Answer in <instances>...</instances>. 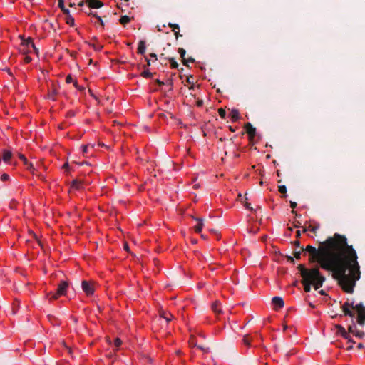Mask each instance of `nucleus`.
<instances>
[{
  "label": "nucleus",
  "mask_w": 365,
  "mask_h": 365,
  "mask_svg": "<svg viewBox=\"0 0 365 365\" xmlns=\"http://www.w3.org/2000/svg\"><path fill=\"white\" fill-rule=\"evenodd\" d=\"M58 6L64 14H69L70 10L65 7L64 0H58Z\"/></svg>",
  "instance_id": "nucleus-21"
},
{
  "label": "nucleus",
  "mask_w": 365,
  "mask_h": 365,
  "mask_svg": "<svg viewBox=\"0 0 365 365\" xmlns=\"http://www.w3.org/2000/svg\"><path fill=\"white\" fill-rule=\"evenodd\" d=\"M75 114H76V113H75V112H74L73 110H68V111L66 113V116L67 118H73V117H74V116H75Z\"/></svg>",
  "instance_id": "nucleus-44"
},
{
  "label": "nucleus",
  "mask_w": 365,
  "mask_h": 365,
  "mask_svg": "<svg viewBox=\"0 0 365 365\" xmlns=\"http://www.w3.org/2000/svg\"><path fill=\"white\" fill-rule=\"evenodd\" d=\"M12 152L10 150L4 149L2 151L1 159L5 163L9 164L10 163V160L12 158Z\"/></svg>",
  "instance_id": "nucleus-15"
},
{
  "label": "nucleus",
  "mask_w": 365,
  "mask_h": 365,
  "mask_svg": "<svg viewBox=\"0 0 365 365\" xmlns=\"http://www.w3.org/2000/svg\"><path fill=\"white\" fill-rule=\"evenodd\" d=\"M302 284L304 285V289L306 292H309L311 290V286L312 284L309 283L308 282L304 281V279H302Z\"/></svg>",
  "instance_id": "nucleus-29"
},
{
  "label": "nucleus",
  "mask_w": 365,
  "mask_h": 365,
  "mask_svg": "<svg viewBox=\"0 0 365 365\" xmlns=\"http://www.w3.org/2000/svg\"><path fill=\"white\" fill-rule=\"evenodd\" d=\"M300 236H301V231H300V230H297V231L296 232V237H297V238H299V237H300Z\"/></svg>",
  "instance_id": "nucleus-61"
},
{
  "label": "nucleus",
  "mask_w": 365,
  "mask_h": 365,
  "mask_svg": "<svg viewBox=\"0 0 365 365\" xmlns=\"http://www.w3.org/2000/svg\"><path fill=\"white\" fill-rule=\"evenodd\" d=\"M354 334L356 336H358L359 338H361L364 336V333L363 331H355V333Z\"/></svg>",
  "instance_id": "nucleus-48"
},
{
  "label": "nucleus",
  "mask_w": 365,
  "mask_h": 365,
  "mask_svg": "<svg viewBox=\"0 0 365 365\" xmlns=\"http://www.w3.org/2000/svg\"><path fill=\"white\" fill-rule=\"evenodd\" d=\"M247 133L250 138H253L256 134V129L250 123H247L245 125Z\"/></svg>",
  "instance_id": "nucleus-16"
},
{
  "label": "nucleus",
  "mask_w": 365,
  "mask_h": 365,
  "mask_svg": "<svg viewBox=\"0 0 365 365\" xmlns=\"http://www.w3.org/2000/svg\"><path fill=\"white\" fill-rule=\"evenodd\" d=\"M26 45H31V52L34 51L37 56L39 55V51L38 49L36 47L34 43V40L31 37H28L27 38V44Z\"/></svg>",
  "instance_id": "nucleus-19"
},
{
  "label": "nucleus",
  "mask_w": 365,
  "mask_h": 365,
  "mask_svg": "<svg viewBox=\"0 0 365 365\" xmlns=\"http://www.w3.org/2000/svg\"><path fill=\"white\" fill-rule=\"evenodd\" d=\"M123 248H124V250H126V251H128V250H129V246H128V243H125V244L123 245Z\"/></svg>",
  "instance_id": "nucleus-59"
},
{
  "label": "nucleus",
  "mask_w": 365,
  "mask_h": 365,
  "mask_svg": "<svg viewBox=\"0 0 365 365\" xmlns=\"http://www.w3.org/2000/svg\"><path fill=\"white\" fill-rule=\"evenodd\" d=\"M25 55H26V56H25L24 60V63H31L32 61L31 57L29 56L28 54H25Z\"/></svg>",
  "instance_id": "nucleus-45"
},
{
  "label": "nucleus",
  "mask_w": 365,
  "mask_h": 365,
  "mask_svg": "<svg viewBox=\"0 0 365 365\" xmlns=\"http://www.w3.org/2000/svg\"><path fill=\"white\" fill-rule=\"evenodd\" d=\"M93 48L96 50V51H101L103 46H96L94 44L93 45Z\"/></svg>",
  "instance_id": "nucleus-55"
},
{
  "label": "nucleus",
  "mask_w": 365,
  "mask_h": 365,
  "mask_svg": "<svg viewBox=\"0 0 365 365\" xmlns=\"http://www.w3.org/2000/svg\"><path fill=\"white\" fill-rule=\"evenodd\" d=\"M145 59H146V61H147V64L148 66L150 65V61H153V62H155L158 60V57H157V55L155 53H150V58H148L147 57H145Z\"/></svg>",
  "instance_id": "nucleus-28"
},
{
  "label": "nucleus",
  "mask_w": 365,
  "mask_h": 365,
  "mask_svg": "<svg viewBox=\"0 0 365 365\" xmlns=\"http://www.w3.org/2000/svg\"><path fill=\"white\" fill-rule=\"evenodd\" d=\"M197 104L198 106H201L202 105V101H197Z\"/></svg>",
  "instance_id": "nucleus-63"
},
{
  "label": "nucleus",
  "mask_w": 365,
  "mask_h": 365,
  "mask_svg": "<svg viewBox=\"0 0 365 365\" xmlns=\"http://www.w3.org/2000/svg\"><path fill=\"white\" fill-rule=\"evenodd\" d=\"M145 49H146L145 41L143 40H140L139 41L138 46V53L143 55L145 52Z\"/></svg>",
  "instance_id": "nucleus-18"
},
{
  "label": "nucleus",
  "mask_w": 365,
  "mask_h": 365,
  "mask_svg": "<svg viewBox=\"0 0 365 365\" xmlns=\"http://www.w3.org/2000/svg\"><path fill=\"white\" fill-rule=\"evenodd\" d=\"M169 103H170L169 100H168V99H167V98H165V103L168 105V104H169Z\"/></svg>",
  "instance_id": "nucleus-64"
},
{
  "label": "nucleus",
  "mask_w": 365,
  "mask_h": 365,
  "mask_svg": "<svg viewBox=\"0 0 365 365\" xmlns=\"http://www.w3.org/2000/svg\"><path fill=\"white\" fill-rule=\"evenodd\" d=\"M169 26L170 27L173 28V31L175 32V35L176 36V38H178V34H179V30H180L179 26L178 24H170Z\"/></svg>",
  "instance_id": "nucleus-32"
},
{
  "label": "nucleus",
  "mask_w": 365,
  "mask_h": 365,
  "mask_svg": "<svg viewBox=\"0 0 365 365\" xmlns=\"http://www.w3.org/2000/svg\"><path fill=\"white\" fill-rule=\"evenodd\" d=\"M354 307L355 306L354 305L353 302H351V303H349L348 302H345L342 305V309H343L344 315L345 316H349V317H350L351 318H354L355 313H354V312L351 310V308L354 310Z\"/></svg>",
  "instance_id": "nucleus-8"
},
{
  "label": "nucleus",
  "mask_w": 365,
  "mask_h": 365,
  "mask_svg": "<svg viewBox=\"0 0 365 365\" xmlns=\"http://www.w3.org/2000/svg\"><path fill=\"white\" fill-rule=\"evenodd\" d=\"M20 38L21 39V43L19 48L20 52L23 54H29L31 53V45H26L27 44V38H26L22 36H20Z\"/></svg>",
  "instance_id": "nucleus-9"
},
{
  "label": "nucleus",
  "mask_w": 365,
  "mask_h": 365,
  "mask_svg": "<svg viewBox=\"0 0 365 365\" xmlns=\"http://www.w3.org/2000/svg\"><path fill=\"white\" fill-rule=\"evenodd\" d=\"M279 192L282 194H284V197L287 196L286 193H287V187L285 185H280L279 186Z\"/></svg>",
  "instance_id": "nucleus-36"
},
{
  "label": "nucleus",
  "mask_w": 365,
  "mask_h": 365,
  "mask_svg": "<svg viewBox=\"0 0 365 365\" xmlns=\"http://www.w3.org/2000/svg\"><path fill=\"white\" fill-rule=\"evenodd\" d=\"M62 168L65 169L66 172H70V165L68 162H66L63 165Z\"/></svg>",
  "instance_id": "nucleus-46"
},
{
  "label": "nucleus",
  "mask_w": 365,
  "mask_h": 365,
  "mask_svg": "<svg viewBox=\"0 0 365 365\" xmlns=\"http://www.w3.org/2000/svg\"><path fill=\"white\" fill-rule=\"evenodd\" d=\"M169 61H170V66L172 68H178V64L173 58H170V59H169Z\"/></svg>",
  "instance_id": "nucleus-41"
},
{
  "label": "nucleus",
  "mask_w": 365,
  "mask_h": 365,
  "mask_svg": "<svg viewBox=\"0 0 365 365\" xmlns=\"http://www.w3.org/2000/svg\"><path fill=\"white\" fill-rule=\"evenodd\" d=\"M319 267L317 266L311 269L306 268L304 264H299L297 266L298 270L300 272L302 279L305 282L312 284L315 290H317L322 287L326 280L320 271Z\"/></svg>",
  "instance_id": "nucleus-2"
},
{
  "label": "nucleus",
  "mask_w": 365,
  "mask_h": 365,
  "mask_svg": "<svg viewBox=\"0 0 365 365\" xmlns=\"http://www.w3.org/2000/svg\"><path fill=\"white\" fill-rule=\"evenodd\" d=\"M131 21V18L129 17L127 15H125V16H122L120 18V23L123 25L124 26L128 24L129 23L130 21Z\"/></svg>",
  "instance_id": "nucleus-27"
},
{
  "label": "nucleus",
  "mask_w": 365,
  "mask_h": 365,
  "mask_svg": "<svg viewBox=\"0 0 365 365\" xmlns=\"http://www.w3.org/2000/svg\"><path fill=\"white\" fill-rule=\"evenodd\" d=\"M194 219L197 222V224L195 226V230L197 233H200L201 232L204 225L203 219L198 217H195Z\"/></svg>",
  "instance_id": "nucleus-17"
},
{
  "label": "nucleus",
  "mask_w": 365,
  "mask_h": 365,
  "mask_svg": "<svg viewBox=\"0 0 365 365\" xmlns=\"http://www.w3.org/2000/svg\"><path fill=\"white\" fill-rule=\"evenodd\" d=\"M6 71L9 76H13V73L9 68H6Z\"/></svg>",
  "instance_id": "nucleus-62"
},
{
  "label": "nucleus",
  "mask_w": 365,
  "mask_h": 365,
  "mask_svg": "<svg viewBox=\"0 0 365 365\" xmlns=\"http://www.w3.org/2000/svg\"><path fill=\"white\" fill-rule=\"evenodd\" d=\"M73 86L78 91H83L85 89L84 86L78 85L77 80L73 81Z\"/></svg>",
  "instance_id": "nucleus-38"
},
{
  "label": "nucleus",
  "mask_w": 365,
  "mask_h": 365,
  "mask_svg": "<svg viewBox=\"0 0 365 365\" xmlns=\"http://www.w3.org/2000/svg\"><path fill=\"white\" fill-rule=\"evenodd\" d=\"M245 207L247 210H253V208H252V207L251 206V204H250V203L246 202V203L245 204Z\"/></svg>",
  "instance_id": "nucleus-54"
},
{
  "label": "nucleus",
  "mask_w": 365,
  "mask_h": 365,
  "mask_svg": "<svg viewBox=\"0 0 365 365\" xmlns=\"http://www.w3.org/2000/svg\"><path fill=\"white\" fill-rule=\"evenodd\" d=\"M186 61H187V63H193L195 61V59L190 57L187 59L186 58Z\"/></svg>",
  "instance_id": "nucleus-58"
},
{
  "label": "nucleus",
  "mask_w": 365,
  "mask_h": 365,
  "mask_svg": "<svg viewBox=\"0 0 365 365\" xmlns=\"http://www.w3.org/2000/svg\"><path fill=\"white\" fill-rule=\"evenodd\" d=\"M75 80H73V77L71 76V74L66 76V83H73V81Z\"/></svg>",
  "instance_id": "nucleus-42"
},
{
  "label": "nucleus",
  "mask_w": 365,
  "mask_h": 365,
  "mask_svg": "<svg viewBox=\"0 0 365 365\" xmlns=\"http://www.w3.org/2000/svg\"><path fill=\"white\" fill-rule=\"evenodd\" d=\"M161 318L165 319L166 322H169L172 320L173 315L170 313H167L166 312H164L161 309V314H160Z\"/></svg>",
  "instance_id": "nucleus-24"
},
{
  "label": "nucleus",
  "mask_w": 365,
  "mask_h": 365,
  "mask_svg": "<svg viewBox=\"0 0 365 365\" xmlns=\"http://www.w3.org/2000/svg\"><path fill=\"white\" fill-rule=\"evenodd\" d=\"M294 245L297 247L301 249V250L304 251V247L300 245V242L299 240H296L294 242Z\"/></svg>",
  "instance_id": "nucleus-49"
},
{
  "label": "nucleus",
  "mask_w": 365,
  "mask_h": 365,
  "mask_svg": "<svg viewBox=\"0 0 365 365\" xmlns=\"http://www.w3.org/2000/svg\"><path fill=\"white\" fill-rule=\"evenodd\" d=\"M297 205V202L292 201L290 202V207L293 209V210L292 211V213H295L294 209L296 208Z\"/></svg>",
  "instance_id": "nucleus-52"
},
{
  "label": "nucleus",
  "mask_w": 365,
  "mask_h": 365,
  "mask_svg": "<svg viewBox=\"0 0 365 365\" xmlns=\"http://www.w3.org/2000/svg\"><path fill=\"white\" fill-rule=\"evenodd\" d=\"M20 302L17 299H14L13 304H12V313L13 314H15L17 313L18 309L19 308Z\"/></svg>",
  "instance_id": "nucleus-26"
},
{
  "label": "nucleus",
  "mask_w": 365,
  "mask_h": 365,
  "mask_svg": "<svg viewBox=\"0 0 365 365\" xmlns=\"http://www.w3.org/2000/svg\"><path fill=\"white\" fill-rule=\"evenodd\" d=\"M310 255L309 262L319 263L321 268L332 272V277L344 292L352 294L361 272L357 255L349 245L344 235L335 233L320 242L318 249L312 245L304 248Z\"/></svg>",
  "instance_id": "nucleus-1"
},
{
  "label": "nucleus",
  "mask_w": 365,
  "mask_h": 365,
  "mask_svg": "<svg viewBox=\"0 0 365 365\" xmlns=\"http://www.w3.org/2000/svg\"><path fill=\"white\" fill-rule=\"evenodd\" d=\"M272 303L275 309L282 308L284 305L283 299L280 297H274L272 299Z\"/></svg>",
  "instance_id": "nucleus-14"
},
{
  "label": "nucleus",
  "mask_w": 365,
  "mask_h": 365,
  "mask_svg": "<svg viewBox=\"0 0 365 365\" xmlns=\"http://www.w3.org/2000/svg\"><path fill=\"white\" fill-rule=\"evenodd\" d=\"M212 309L213 312L217 314L222 313L220 303H219L218 302H215L212 304Z\"/></svg>",
  "instance_id": "nucleus-25"
},
{
  "label": "nucleus",
  "mask_w": 365,
  "mask_h": 365,
  "mask_svg": "<svg viewBox=\"0 0 365 365\" xmlns=\"http://www.w3.org/2000/svg\"><path fill=\"white\" fill-rule=\"evenodd\" d=\"M354 310L357 312V322L361 326L365 324V306L359 303L354 307Z\"/></svg>",
  "instance_id": "nucleus-5"
},
{
  "label": "nucleus",
  "mask_w": 365,
  "mask_h": 365,
  "mask_svg": "<svg viewBox=\"0 0 365 365\" xmlns=\"http://www.w3.org/2000/svg\"><path fill=\"white\" fill-rule=\"evenodd\" d=\"M69 284L67 281H61L59 283L56 292L54 293L50 292L47 294V297H50V299L56 300L61 296H65L67 293Z\"/></svg>",
  "instance_id": "nucleus-4"
},
{
  "label": "nucleus",
  "mask_w": 365,
  "mask_h": 365,
  "mask_svg": "<svg viewBox=\"0 0 365 365\" xmlns=\"http://www.w3.org/2000/svg\"><path fill=\"white\" fill-rule=\"evenodd\" d=\"M81 289L87 297H91L94 294L95 289L91 282L83 280L81 282Z\"/></svg>",
  "instance_id": "nucleus-7"
},
{
  "label": "nucleus",
  "mask_w": 365,
  "mask_h": 365,
  "mask_svg": "<svg viewBox=\"0 0 365 365\" xmlns=\"http://www.w3.org/2000/svg\"><path fill=\"white\" fill-rule=\"evenodd\" d=\"M9 178L10 177L7 173H3L0 177L1 180L4 182L9 180Z\"/></svg>",
  "instance_id": "nucleus-40"
},
{
  "label": "nucleus",
  "mask_w": 365,
  "mask_h": 365,
  "mask_svg": "<svg viewBox=\"0 0 365 365\" xmlns=\"http://www.w3.org/2000/svg\"><path fill=\"white\" fill-rule=\"evenodd\" d=\"M18 157L20 160H21L23 161L24 165L26 166L27 170H29L31 173L34 172L35 168H34V165L31 163L29 162V160H27V158H26V156L24 154L19 153Z\"/></svg>",
  "instance_id": "nucleus-10"
},
{
  "label": "nucleus",
  "mask_w": 365,
  "mask_h": 365,
  "mask_svg": "<svg viewBox=\"0 0 365 365\" xmlns=\"http://www.w3.org/2000/svg\"><path fill=\"white\" fill-rule=\"evenodd\" d=\"M113 344L116 348H118L122 344V341L120 338L117 337L114 339Z\"/></svg>",
  "instance_id": "nucleus-37"
},
{
  "label": "nucleus",
  "mask_w": 365,
  "mask_h": 365,
  "mask_svg": "<svg viewBox=\"0 0 365 365\" xmlns=\"http://www.w3.org/2000/svg\"><path fill=\"white\" fill-rule=\"evenodd\" d=\"M141 76L145 78H150L153 77V73L149 70H145L141 73Z\"/></svg>",
  "instance_id": "nucleus-31"
},
{
  "label": "nucleus",
  "mask_w": 365,
  "mask_h": 365,
  "mask_svg": "<svg viewBox=\"0 0 365 365\" xmlns=\"http://www.w3.org/2000/svg\"><path fill=\"white\" fill-rule=\"evenodd\" d=\"M66 23L69 25L70 26H75V19L74 18L69 14H66Z\"/></svg>",
  "instance_id": "nucleus-23"
},
{
  "label": "nucleus",
  "mask_w": 365,
  "mask_h": 365,
  "mask_svg": "<svg viewBox=\"0 0 365 365\" xmlns=\"http://www.w3.org/2000/svg\"><path fill=\"white\" fill-rule=\"evenodd\" d=\"M82 11L84 12L88 16H91L93 17H95L98 19V22L101 24L102 26H104V22L101 16H99L97 14V12H93L91 11V9H90L88 6L86 9H82Z\"/></svg>",
  "instance_id": "nucleus-11"
},
{
  "label": "nucleus",
  "mask_w": 365,
  "mask_h": 365,
  "mask_svg": "<svg viewBox=\"0 0 365 365\" xmlns=\"http://www.w3.org/2000/svg\"><path fill=\"white\" fill-rule=\"evenodd\" d=\"M197 348L204 351L205 353L209 352V348H205L202 346H197Z\"/></svg>",
  "instance_id": "nucleus-53"
},
{
  "label": "nucleus",
  "mask_w": 365,
  "mask_h": 365,
  "mask_svg": "<svg viewBox=\"0 0 365 365\" xmlns=\"http://www.w3.org/2000/svg\"><path fill=\"white\" fill-rule=\"evenodd\" d=\"M160 86V78H157L153 83H152L150 86V95L148 98L149 105L150 106L155 105L154 107L155 110H158L159 109L158 106V98L156 96V92L158 90V87Z\"/></svg>",
  "instance_id": "nucleus-3"
},
{
  "label": "nucleus",
  "mask_w": 365,
  "mask_h": 365,
  "mask_svg": "<svg viewBox=\"0 0 365 365\" xmlns=\"http://www.w3.org/2000/svg\"><path fill=\"white\" fill-rule=\"evenodd\" d=\"M85 3H86V0H85V1L82 0V1H81L78 4V6L82 7V6H84Z\"/></svg>",
  "instance_id": "nucleus-57"
},
{
  "label": "nucleus",
  "mask_w": 365,
  "mask_h": 365,
  "mask_svg": "<svg viewBox=\"0 0 365 365\" xmlns=\"http://www.w3.org/2000/svg\"><path fill=\"white\" fill-rule=\"evenodd\" d=\"M189 343H190V345L191 346H196L197 347V345L196 344V342L195 341V339L194 338H191L189 341Z\"/></svg>",
  "instance_id": "nucleus-50"
},
{
  "label": "nucleus",
  "mask_w": 365,
  "mask_h": 365,
  "mask_svg": "<svg viewBox=\"0 0 365 365\" xmlns=\"http://www.w3.org/2000/svg\"><path fill=\"white\" fill-rule=\"evenodd\" d=\"M71 187L77 190H79L83 188V184L81 181L74 179L72 180L71 184Z\"/></svg>",
  "instance_id": "nucleus-20"
},
{
  "label": "nucleus",
  "mask_w": 365,
  "mask_h": 365,
  "mask_svg": "<svg viewBox=\"0 0 365 365\" xmlns=\"http://www.w3.org/2000/svg\"><path fill=\"white\" fill-rule=\"evenodd\" d=\"M29 233L31 235H32V236L34 237V238L37 241V243L39 246L42 247V244H41V242L38 240V236L31 230L29 231Z\"/></svg>",
  "instance_id": "nucleus-39"
},
{
  "label": "nucleus",
  "mask_w": 365,
  "mask_h": 365,
  "mask_svg": "<svg viewBox=\"0 0 365 365\" xmlns=\"http://www.w3.org/2000/svg\"><path fill=\"white\" fill-rule=\"evenodd\" d=\"M179 53H180L181 58H182L183 64L184 65H187V61H186V58L185 57V56L186 54V51L184 48H179Z\"/></svg>",
  "instance_id": "nucleus-30"
},
{
  "label": "nucleus",
  "mask_w": 365,
  "mask_h": 365,
  "mask_svg": "<svg viewBox=\"0 0 365 365\" xmlns=\"http://www.w3.org/2000/svg\"><path fill=\"white\" fill-rule=\"evenodd\" d=\"M287 260L291 262V263H294V257H291V256H287Z\"/></svg>",
  "instance_id": "nucleus-56"
},
{
  "label": "nucleus",
  "mask_w": 365,
  "mask_h": 365,
  "mask_svg": "<svg viewBox=\"0 0 365 365\" xmlns=\"http://www.w3.org/2000/svg\"><path fill=\"white\" fill-rule=\"evenodd\" d=\"M294 227H300L301 223L299 222H297L294 223Z\"/></svg>",
  "instance_id": "nucleus-60"
},
{
  "label": "nucleus",
  "mask_w": 365,
  "mask_h": 365,
  "mask_svg": "<svg viewBox=\"0 0 365 365\" xmlns=\"http://www.w3.org/2000/svg\"><path fill=\"white\" fill-rule=\"evenodd\" d=\"M218 113H219V115L222 118H225L226 117V111L224 108H220L218 109Z\"/></svg>",
  "instance_id": "nucleus-35"
},
{
  "label": "nucleus",
  "mask_w": 365,
  "mask_h": 365,
  "mask_svg": "<svg viewBox=\"0 0 365 365\" xmlns=\"http://www.w3.org/2000/svg\"><path fill=\"white\" fill-rule=\"evenodd\" d=\"M88 145H82L81 146V152L83 154L87 153H88Z\"/></svg>",
  "instance_id": "nucleus-43"
},
{
  "label": "nucleus",
  "mask_w": 365,
  "mask_h": 365,
  "mask_svg": "<svg viewBox=\"0 0 365 365\" xmlns=\"http://www.w3.org/2000/svg\"><path fill=\"white\" fill-rule=\"evenodd\" d=\"M86 2L90 9H99L103 6V3L100 0H86Z\"/></svg>",
  "instance_id": "nucleus-13"
},
{
  "label": "nucleus",
  "mask_w": 365,
  "mask_h": 365,
  "mask_svg": "<svg viewBox=\"0 0 365 365\" xmlns=\"http://www.w3.org/2000/svg\"><path fill=\"white\" fill-rule=\"evenodd\" d=\"M319 228V225L317 226H315V227H312L310 226L309 227V230H310L311 232H314V233H316L317 232V230H318Z\"/></svg>",
  "instance_id": "nucleus-51"
},
{
  "label": "nucleus",
  "mask_w": 365,
  "mask_h": 365,
  "mask_svg": "<svg viewBox=\"0 0 365 365\" xmlns=\"http://www.w3.org/2000/svg\"><path fill=\"white\" fill-rule=\"evenodd\" d=\"M230 116L233 121H237L240 118V113L237 109H232Z\"/></svg>",
  "instance_id": "nucleus-22"
},
{
  "label": "nucleus",
  "mask_w": 365,
  "mask_h": 365,
  "mask_svg": "<svg viewBox=\"0 0 365 365\" xmlns=\"http://www.w3.org/2000/svg\"><path fill=\"white\" fill-rule=\"evenodd\" d=\"M59 93V85L58 83H52L51 86L48 87V93L47 98L53 101H56V96Z\"/></svg>",
  "instance_id": "nucleus-6"
},
{
  "label": "nucleus",
  "mask_w": 365,
  "mask_h": 365,
  "mask_svg": "<svg viewBox=\"0 0 365 365\" xmlns=\"http://www.w3.org/2000/svg\"><path fill=\"white\" fill-rule=\"evenodd\" d=\"M243 343L247 346L250 345L251 343V339L250 338L249 335H245L243 337Z\"/></svg>",
  "instance_id": "nucleus-33"
},
{
  "label": "nucleus",
  "mask_w": 365,
  "mask_h": 365,
  "mask_svg": "<svg viewBox=\"0 0 365 365\" xmlns=\"http://www.w3.org/2000/svg\"><path fill=\"white\" fill-rule=\"evenodd\" d=\"M336 329H337V332L340 334L345 339H347L349 342H353L350 338L349 334L346 332L344 327L340 324H337L336 325Z\"/></svg>",
  "instance_id": "nucleus-12"
},
{
  "label": "nucleus",
  "mask_w": 365,
  "mask_h": 365,
  "mask_svg": "<svg viewBox=\"0 0 365 365\" xmlns=\"http://www.w3.org/2000/svg\"><path fill=\"white\" fill-rule=\"evenodd\" d=\"M294 257L297 259H299L301 257V251H295L294 252Z\"/></svg>",
  "instance_id": "nucleus-47"
},
{
  "label": "nucleus",
  "mask_w": 365,
  "mask_h": 365,
  "mask_svg": "<svg viewBox=\"0 0 365 365\" xmlns=\"http://www.w3.org/2000/svg\"><path fill=\"white\" fill-rule=\"evenodd\" d=\"M351 322H352L353 324L349 326V331L350 333L354 334L356 327V325L354 324V318H352Z\"/></svg>",
  "instance_id": "nucleus-34"
}]
</instances>
